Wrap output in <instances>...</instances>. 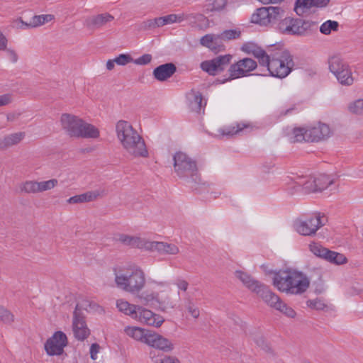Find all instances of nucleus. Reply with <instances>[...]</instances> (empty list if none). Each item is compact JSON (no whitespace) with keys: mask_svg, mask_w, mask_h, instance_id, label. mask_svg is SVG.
<instances>
[{"mask_svg":"<svg viewBox=\"0 0 363 363\" xmlns=\"http://www.w3.org/2000/svg\"><path fill=\"white\" fill-rule=\"evenodd\" d=\"M315 179L317 192L326 189L334 182L333 179L326 174H320L318 177H315Z\"/></svg>","mask_w":363,"mask_h":363,"instance_id":"nucleus-40","label":"nucleus"},{"mask_svg":"<svg viewBox=\"0 0 363 363\" xmlns=\"http://www.w3.org/2000/svg\"><path fill=\"white\" fill-rule=\"evenodd\" d=\"M72 330L74 337L80 341L84 340L90 335V330L86 325L84 315L78 309V305L73 314Z\"/></svg>","mask_w":363,"mask_h":363,"instance_id":"nucleus-14","label":"nucleus"},{"mask_svg":"<svg viewBox=\"0 0 363 363\" xmlns=\"http://www.w3.org/2000/svg\"><path fill=\"white\" fill-rule=\"evenodd\" d=\"M114 17L108 13L91 16L85 21V26L90 29H99L111 22Z\"/></svg>","mask_w":363,"mask_h":363,"instance_id":"nucleus-21","label":"nucleus"},{"mask_svg":"<svg viewBox=\"0 0 363 363\" xmlns=\"http://www.w3.org/2000/svg\"><path fill=\"white\" fill-rule=\"evenodd\" d=\"M116 307L120 312L131 317L133 319L136 318L138 305L131 304L125 299L121 298L116 301Z\"/></svg>","mask_w":363,"mask_h":363,"instance_id":"nucleus-30","label":"nucleus"},{"mask_svg":"<svg viewBox=\"0 0 363 363\" xmlns=\"http://www.w3.org/2000/svg\"><path fill=\"white\" fill-rule=\"evenodd\" d=\"M284 16V10L280 6H267L257 9L251 16L253 23L267 26L275 23Z\"/></svg>","mask_w":363,"mask_h":363,"instance_id":"nucleus-9","label":"nucleus"},{"mask_svg":"<svg viewBox=\"0 0 363 363\" xmlns=\"http://www.w3.org/2000/svg\"><path fill=\"white\" fill-rule=\"evenodd\" d=\"M331 130L328 125L318 123L313 126L294 128L288 133V139L291 143L318 142L328 138Z\"/></svg>","mask_w":363,"mask_h":363,"instance_id":"nucleus-7","label":"nucleus"},{"mask_svg":"<svg viewBox=\"0 0 363 363\" xmlns=\"http://www.w3.org/2000/svg\"><path fill=\"white\" fill-rule=\"evenodd\" d=\"M150 247V251H157L162 255H176L179 253V247L173 243L152 241Z\"/></svg>","mask_w":363,"mask_h":363,"instance_id":"nucleus-22","label":"nucleus"},{"mask_svg":"<svg viewBox=\"0 0 363 363\" xmlns=\"http://www.w3.org/2000/svg\"><path fill=\"white\" fill-rule=\"evenodd\" d=\"M338 26V22L328 20L320 26V31L324 35H329L332 31L337 30Z\"/></svg>","mask_w":363,"mask_h":363,"instance_id":"nucleus-47","label":"nucleus"},{"mask_svg":"<svg viewBox=\"0 0 363 363\" xmlns=\"http://www.w3.org/2000/svg\"><path fill=\"white\" fill-rule=\"evenodd\" d=\"M257 294L260 296L268 306L276 310L280 309V307H283V301L280 298L264 284L262 285Z\"/></svg>","mask_w":363,"mask_h":363,"instance_id":"nucleus-18","label":"nucleus"},{"mask_svg":"<svg viewBox=\"0 0 363 363\" xmlns=\"http://www.w3.org/2000/svg\"><path fill=\"white\" fill-rule=\"evenodd\" d=\"M137 295L141 303L144 305H153L159 301V294L153 291H145Z\"/></svg>","mask_w":363,"mask_h":363,"instance_id":"nucleus-35","label":"nucleus"},{"mask_svg":"<svg viewBox=\"0 0 363 363\" xmlns=\"http://www.w3.org/2000/svg\"><path fill=\"white\" fill-rule=\"evenodd\" d=\"M310 251L316 257H320L321 259H325V254L327 253L328 249L323 247L319 243L317 242H311L309 245Z\"/></svg>","mask_w":363,"mask_h":363,"instance_id":"nucleus-45","label":"nucleus"},{"mask_svg":"<svg viewBox=\"0 0 363 363\" xmlns=\"http://www.w3.org/2000/svg\"><path fill=\"white\" fill-rule=\"evenodd\" d=\"M241 32L238 29L225 30L219 34L221 42L238 39L240 37Z\"/></svg>","mask_w":363,"mask_h":363,"instance_id":"nucleus-48","label":"nucleus"},{"mask_svg":"<svg viewBox=\"0 0 363 363\" xmlns=\"http://www.w3.org/2000/svg\"><path fill=\"white\" fill-rule=\"evenodd\" d=\"M24 132L9 134L0 139V149L5 150L20 143L25 138Z\"/></svg>","mask_w":363,"mask_h":363,"instance_id":"nucleus-28","label":"nucleus"},{"mask_svg":"<svg viewBox=\"0 0 363 363\" xmlns=\"http://www.w3.org/2000/svg\"><path fill=\"white\" fill-rule=\"evenodd\" d=\"M307 306L312 309L323 310L325 307V303L319 299L308 300Z\"/></svg>","mask_w":363,"mask_h":363,"instance_id":"nucleus-55","label":"nucleus"},{"mask_svg":"<svg viewBox=\"0 0 363 363\" xmlns=\"http://www.w3.org/2000/svg\"><path fill=\"white\" fill-rule=\"evenodd\" d=\"M38 193L46 191H50L54 189L58 184V181L56 179H51L46 181H37Z\"/></svg>","mask_w":363,"mask_h":363,"instance_id":"nucleus-43","label":"nucleus"},{"mask_svg":"<svg viewBox=\"0 0 363 363\" xmlns=\"http://www.w3.org/2000/svg\"><path fill=\"white\" fill-rule=\"evenodd\" d=\"M189 107L192 111L200 113L204 111L206 101H203L200 92H192L189 95Z\"/></svg>","mask_w":363,"mask_h":363,"instance_id":"nucleus-29","label":"nucleus"},{"mask_svg":"<svg viewBox=\"0 0 363 363\" xmlns=\"http://www.w3.org/2000/svg\"><path fill=\"white\" fill-rule=\"evenodd\" d=\"M152 57L150 54H144L137 59H133V63L137 65H146L151 62Z\"/></svg>","mask_w":363,"mask_h":363,"instance_id":"nucleus-54","label":"nucleus"},{"mask_svg":"<svg viewBox=\"0 0 363 363\" xmlns=\"http://www.w3.org/2000/svg\"><path fill=\"white\" fill-rule=\"evenodd\" d=\"M235 277L242 284L252 292L257 293L264 284L255 279L251 275L245 272L237 270L235 272Z\"/></svg>","mask_w":363,"mask_h":363,"instance_id":"nucleus-20","label":"nucleus"},{"mask_svg":"<svg viewBox=\"0 0 363 363\" xmlns=\"http://www.w3.org/2000/svg\"><path fill=\"white\" fill-rule=\"evenodd\" d=\"M299 18L286 17L279 23V30L285 35H300Z\"/></svg>","mask_w":363,"mask_h":363,"instance_id":"nucleus-19","label":"nucleus"},{"mask_svg":"<svg viewBox=\"0 0 363 363\" xmlns=\"http://www.w3.org/2000/svg\"><path fill=\"white\" fill-rule=\"evenodd\" d=\"M292 193L303 191L305 193L317 192L315 179L311 176L297 177L288 184Z\"/></svg>","mask_w":363,"mask_h":363,"instance_id":"nucleus-16","label":"nucleus"},{"mask_svg":"<svg viewBox=\"0 0 363 363\" xmlns=\"http://www.w3.org/2000/svg\"><path fill=\"white\" fill-rule=\"evenodd\" d=\"M67 335L62 331L55 332L45 343V350L49 356H60L67 345Z\"/></svg>","mask_w":363,"mask_h":363,"instance_id":"nucleus-10","label":"nucleus"},{"mask_svg":"<svg viewBox=\"0 0 363 363\" xmlns=\"http://www.w3.org/2000/svg\"><path fill=\"white\" fill-rule=\"evenodd\" d=\"M54 18V16L50 14L47 15H39L34 16L30 19V23H24L21 19H20V22L22 24L21 28H34L41 25H43L46 22L51 21Z\"/></svg>","mask_w":363,"mask_h":363,"instance_id":"nucleus-31","label":"nucleus"},{"mask_svg":"<svg viewBox=\"0 0 363 363\" xmlns=\"http://www.w3.org/2000/svg\"><path fill=\"white\" fill-rule=\"evenodd\" d=\"M159 308L162 311H167L175 307L176 303L169 297V296H159V301H157Z\"/></svg>","mask_w":363,"mask_h":363,"instance_id":"nucleus-42","label":"nucleus"},{"mask_svg":"<svg viewBox=\"0 0 363 363\" xmlns=\"http://www.w3.org/2000/svg\"><path fill=\"white\" fill-rule=\"evenodd\" d=\"M257 67L256 61L245 57L238 60L237 62L231 65L228 69L230 74V79H235L246 77L249 73L255 70Z\"/></svg>","mask_w":363,"mask_h":363,"instance_id":"nucleus-11","label":"nucleus"},{"mask_svg":"<svg viewBox=\"0 0 363 363\" xmlns=\"http://www.w3.org/2000/svg\"><path fill=\"white\" fill-rule=\"evenodd\" d=\"M313 7V0H296L295 11L299 14L300 10L303 12V9H310Z\"/></svg>","mask_w":363,"mask_h":363,"instance_id":"nucleus-51","label":"nucleus"},{"mask_svg":"<svg viewBox=\"0 0 363 363\" xmlns=\"http://www.w3.org/2000/svg\"><path fill=\"white\" fill-rule=\"evenodd\" d=\"M277 311L281 312L289 318H294L296 316V312L295 311L288 306L285 303L283 302V307H280V309H277Z\"/></svg>","mask_w":363,"mask_h":363,"instance_id":"nucleus-56","label":"nucleus"},{"mask_svg":"<svg viewBox=\"0 0 363 363\" xmlns=\"http://www.w3.org/2000/svg\"><path fill=\"white\" fill-rule=\"evenodd\" d=\"M325 260L335 264H342L347 262L346 257L339 252L330 250L328 249L327 253L325 255Z\"/></svg>","mask_w":363,"mask_h":363,"instance_id":"nucleus-38","label":"nucleus"},{"mask_svg":"<svg viewBox=\"0 0 363 363\" xmlns=\"http://www.w3.org/2000/svg\"><path fill=\"white\" fill-rule=\"evenodd\" d=\"M14 315L11 311L0 306V322L6 325H11L14 322Z\"/></svg>","mask_w":363,"mask_h":363,"instance_id":"nucleus-46","label":"nucleus"},{"mask_svg":"<svg viewBox=\"0 0 363 363\" xmlns=\"http://www.w3.org/2000/svg\"><path fill=\"white\" fill-rule=\"evenodd\" d=\"M174 169L177 175L189 184H198L201 177L196 162L183 152H177L173 157Z\"/></svg>","mask_w":363,"mask_h":363,"instance_id":"nucleus-6","label":"nucleus"},{"mask_svg":"<svg viewBox=\"0 0 363 363\" xmlns=\"http://www.w3.org/2000/svg\"><path fill=\"white\" fill-rule=\"evenodd\" d=\"M150 331L137 326H127L124 328V332L128 337L144 344L147 343L146 340Z\"/></svg>","mask_w":363,"mask_h":363,"instance_id":"nucleus-27","label":"nucleus"},{"mask_svg":"<svg viewBox=\"0 0 363 363\" xmlns=\"http://www.w3.org/2000/svg\"><path fill=\"white\" fill-rule=\"evenodd\" d=\"M261 66L267 67L272 77L283 79L287 77L294 67L293 56L288 50L277 48L268 50L267 60Z\"/></svg>","mask_w":363,"mask_h":363,"instance_id":"nucleus-4","label":"nucleus"},{"mask_svg":"<svg viewBox=\"0 0 363 363\" xmlns=\"http://www.w3.org/2000/svg\"><path fill=\"white\" fill-rule=\"evenodd\" d=\"M254 341L256 345L263 350L268 352L270 350L269 345L268 344L265 337L262 335H257L254 337Z\"/></svg>","mask_w":363,"mask_h":363,"instance_id":"nucleus-50","label":"nucleus"},{"mask_svg":"<svg viewBox=\"0 0 363 363\" xmlns=\"http://www.w3.org/2000/svg\"><path fill=\"white\" fill-rule=\"evenodd\" d=\"M300 35H306L317 30L318 23L311 20L299 18Z\"/></svg>","mask_w":363,"mask_h":363,"instance_id":"nucleus-37","label":"nucleus"},{"mask_svg":"<svg viewBox=\"0 0 363 363\" xmlns=\"http://www.w3.org/2000/svg\"><path fill=\"white\" fill-rule=\"evenodd\" d=\"M200 43L214 52H219L223 49L219 34H206L200 39Z\"/></svg>","mask_w":363,"mask_h":363,"instance_id":"nucleus-24","label":"nucleus"},{"mask_svg":"<svg viewBox=\"0 0 363 363\" xmlns=\"http://www.w3.org/2000/svg\"><path fill=\"white\" fill-rule=\"evenodd\" d=\"M241 50L244 52L249 55H252L255 57H256L258 60L260 65L262 63H264V60H267V52L253 43L248 42L244 43L241 47Z\"/></svg>","mask_w":363,"mask_h":363,"instance_id":"nucleus-25","label":"nucleus"},{"mask_svg":"<svg viewBox=\"0 0 363 363\" xmlns=\"http://www.w3.org/2000/svg\"><path fill=\"white\" fill-rule=\"evenodd\" d=\"M133 319L141 323L156 328L161 326L164 321L162 316L140 306L137 309L136 318Z\"/></svg>","mask_w":363,"mask_h":363,"instance_id":"nucleus-17","label":"nucleus"},{"mask_svg":"<svg viewBox=\"0 0 363 363\" xmlns=\"http://www.w3.org/2000/svg\"><path fill=\"white\" fill-rule=\"evenodd\" d=\"M174 284L178 287L179 290L186 291L188 289L189 284L186 280L184 279H177L175 281Z\"/></svg>","mask_w":363,"mask_h":363,"instance_id":"nucleus-59","label":"nucleus"},{"mask_svg":"<svg viewBox=\"0 0 363 363\" xmlns=\"http://www.w3.org/2000/svg\"><path fill=\"white\" fill-rule=\"evenodd\" d=\"M155 23L156 28H159V27L165 26V23H164V18L162 16L155 18Z\"/></svg>","mask_w":363,"mask_h":363,"instance_id":"nucleus-64","label":"nucleus"},{"mask_svg":"<svg viewBox=\"0 0 363 363\" xmlns=\"http://www.w3.org/2000/svg\"><path fill=\"white\" fill-rule=\"evenodd\" d=\"M113 61L119 66H125L129 63H133V58L128 53H123L113 58Z\"/></svg>","mask_w":363,"mask_h":363,"instance_id":"nucleus-49","label":"nucleus"},{"mask_svg":"<svg viewBox=\"0 0 363 363\" xmlns=\"http://www.w3.org/2000/svg\"><path fill=\"white\" fill-rule=\"evenodd\" d=\"M101 193L99 190L86 191L82 194L71 196L66 202L69 204H78L93 201L102 196Z\"/></svg>","mask_w":363,"mask_h":363,"instance_id":"nucleus-26","label":"nucleus"},{"mask_svg":"<svg viewBox=\"0 0 363 363\" xmlns=\"http://www.w3.org/2000/svg\"><path fill=\"white\" fill-rule=\"evenodd\" d=\"M147 337V345L163 352H171L175 348L174 343L172 340L156 332L150 331Z\"/></svg>","mask_w":363,"mask_h":363,"instance_id":"nucleus-15","label":"nucleus"},{"mask_svg":"<svg viewBox=\"0 0 363 363\" xmlns=\"http://www.w3.org/2000/svg\"><path fill=\"white\" fill-rule=\"evenodd\" d=\"M100 346L97 343H93L90 347V357L93 360L97 359V354L100 351Z\"/></svg>","mask_w":363,"mask_h":363,"instance_id":"nucleus-57","label":"nucleus"},{"mask_svg":"<svg viewBox=\"0 0 363 363\" xmlns=\"http://www.w3.org/2000/svg\"><path fill=\"white\" fill-rule=\"evenodd\" d=\"M176 66L173 63H166L157 67L152 72L154 78L163 82L170 78L176 72Z\"/></svg>","mask_w":363,"mask_h":363,"instance_id":"nucleus-23","label":"nucleus"},{"mask_svg":"<svg viewBox=\"0 0 363 363\" xmlns=\"http://www.w3.org/2000/svg\"><path fill=\"white\" fill-rule=\"evenodd\" d=\"M20 193L28 194H38V184L36 180H26L19 184Z\"/></svg>","mask_w":363,"mask_h":363,"instance_id":"nucleus-36","label":"nucleus"},{"mask_svg":"<svg viewBox=\"0 0 363 363\" xmlns=\"http://www.w3.org/2000/svg\"><path fill=\"white\" fill-rule=\"evenodd\" d=\"M190 16L191 15H186L184 13H172L162 17L164 18L165 25H168L174 23H181L184 20H187Z\"/></svg>","mask_w":363,"mask_h":363,"instance_id":"nucleus-44","label":"nucleus"},{"mask_svg":"<svg viewBox=\"0 0 363 363\" xmlns=\"http://www.w3.org/2000/svg\"><path fill=\"white\" fill-rule=\"evenodd\" d=\"M347 111L351 114L362 116L363 99H358L349 103L347 105Z\"/></svg>","mask_w":363,"mask_h":363,"instance_id":"nucleus-41","label":"nucleus"},{"mask_svg":"<svg viewBox=\"0 0 363 363\" xmlns=\"http://www.w3.org/2000/svg\"><path fill=\"white\" fill-rule=\"evenodd\" d=\"M185 308L188 311L189 313L194 318H198L200 315L199 308L195 306L191 301H188Z\"/></svg>","mask_w":363,"mask_h":363,"instance_id":"nucleus-53","label":"nucleus"},{"mask_svg":"<svg viewBox=\"0 0 363 363\" xmlns=\"http://www.w3.org/2000/svg\"><path fill=\"white\" fill-rule=\"evenodd\" d=\"M231 59V55H220L211 60L201 62V68L210 75H216L225 69V67L230 62Z\"/></svg>","mask_w":363,"mask_h":363,"instance_id":"nucleus-13","label":"nucleus"},{"mask_svg":"<svg viewBox=\"0 0 363 363\" xmlns=\"http://www.w3.org/2000/svg\"><path fill=\"white\" fill-rule=\"evenodd\" d=\"M5 50H6V56L9 58V60L11 62L16 63L18 61V56L16 52L14 50L6 49V48Z\"/></svg>","mask_w":363,"mask_h":363,"instance_id":"nucleus-58","label":"nucleus"},{"mask_svg":"<svg viewBox=\"0 0 363 363\" xmlns=\"http://www.w3.org/2000/svg\"><path fill=\"white\" fill-rule=\"evenodd\" d=\"M327 222V218L320 213L296 219L294 223L296 232L303 236H313Z\"/></svg>","mask_w":363,"mask_h":363,"instance_id":"nucleus-8","label":"nucleus"},{"mask_svg":"<svg viewBox=\"0 0 363 363\" xmlns=\"http://www.w3.org/2000/svg\"><path fill=\"white\" fill-rule=\"evenodd\" d=\"M7 38L6 36L0 31V50H4L7 46Z\"/></svg>","mask_w":363,"mask_h":363,"instance_id":"nucleus-62","label":"nucleus"},{"mask_svg":"<svg viewBox=\"0 0 363 363\" xmlns=\"http://www.w3.org/2000/svg\"><path fill=\"white\" fill-rule=\"evenodd\" d=\"M273 285L281 292L291 295L303 294L310 286L306 274L295 270L279 271L274 273Z\"/></svg>","mask_w":363,"mask_h":363,"instance_id":"nucleus-3","label":"nucleus"},{"mask_svg":"<svg viewBox=\"0 0 363 363\" xmlns=\"http://www.w3.org/2000/svg\"><path fill=\"white\" fill-rule=\"evenodd\" d=\"M115 240L119 242L123 245L131 247L138 248L150 251L151 249L150 240L136 235H130L125 233H118L115 235Z\"/></svg>","mask_w":363,"mask_h":363,"instance_id":"nucleus-12","label":"nucleus"},{"mask_svg":"<svg viewBox=\"0 0 363 363\" xmlns=\"http://www.w3.org/2000/svg\"><path fill=\"white\" fill-rule=\"evenodd\" d=\"M113 272L116 286L123 291L138 294L145 286V274L139 267H116Z\"/></svg>","mask_w":363,"mask_h":363,"instance_id":"nucleus-2","label":"nucleus"},{"mask_svg":"<svg viewBox=\"0 0 363 363\" xmlns=\"http://www.w3.org/2000/svg\"><path fill=\"white\" fill-rule=\"evenodd\" d=\"M330 0H313V6L324 7L327 6Z\"/></svg>","mask_w":363,"mask_h":363,"instance_id":"nucleus-63","label":"nucleus"},{"mask_svg":"<svg viewBox=\"0 0 363 363\" xmlns=\"http://www.w3.org/2000/svg\"><path fill=\"white\" fill-rule=\"evenodd\" d=\"M249 125L244 123H237L227 125L223 128H220L218 132L223 136H233L235 134L240 133L244 129L248 128Z\"/></svg>","mask_w":363,"mask_h":363,"instance_id":"nucleus-32","label":"nucleus"},{"mask_svg":"<svg viewBox=\"0 0 363 363\" xmlns=\"http://www.w3.org/2000/svg\"><path fill=\"white\" fill-rule=\"evenodd\" d=\"M12 101V96L9 94L0 96V106H6Z\"/></svg>","mask_w":363,"mask_h":363,"instance_id":"nucleus-60","label":"nucleus"},{"mask_svg":"<svg viewBox=\"0 0 363 363\" xmlns=\"http://www.w3.org/2000/svg\"><path fill=\"white\" fill-rule=\"evenodd\" d=\"M142 27L143 29H153L156 28L155 18L148 19L142 23Z\"/></svg>","mask_w":363,"mask_h":363,"instance_id":"nucleus-61","label":"nucleus"},{"mask_svg":"<svg viewBox=\"0 0 363 363\" xmlns=\"http://www.w3.org/2000/svg\"><path fill=\"white\" fill-rule=\"evenodd\" d=\"M226 4V0H213L208 9L212 11H220L225 9Z\"/></svg>","mask_w":363,"mask_h":363,"instance_id":"nucleus-52","label":"nucleus"},{"mask_svg":"<svg viewBox=\"0 0 363 363\" xmlns=\"http://www.w3.org/2000/svg\"><path fill=\"white\" fill-rule=\"evenodd\" d=\"M117 139L125 152L134 157H147L148 151L142 136L127 121L116 123Z\"/></svg>","mask_w":363,"mask_h":363,"instance_id":"nucleus-1","label":"nucleus"},{"mask_svg":"<svg viewBox=\"0 0 363 363\" xmlns=\"http://www.w3.org/2000/svg\"><path fill=\"white\" fill-rule=\"evenodd\" d=\"M60 124L62 130L71 138L96 139L100 136L99 128L73 114H62Z\"/></svg>","mask_w":363,"mask_h":363,"instance_id":"nucleus-5","label":"nucleus"},{"mask_svg":"<svg viewBox=\"0 0 363 363\" xmlns=\"http://www.w3.org/2000/svg\"><path fill=\"white\" fill-rule=\"evenodd\" d=\"M335 76L342 85L350 86L354 82V78L352 77V71L347 64L346 65V67H344L342 70L340 72V76Z\"/></svg>","mask_w":363,"mask_h":363,"instance_id":"nucleus-34","label":"nucleus"},{"mask_svg":"<svg viewBox=\"0 0 363 363\" xmlns=\"http://www.w3.org/2000/svg\"><path fill=\"white\" fill-rule=\"evenodd\" d=\"M150 357L153 363H181L179 359L174 356L165 355L162 357V355H157L155 351L150 352Z\"/></svg>","mask_w":363,"mask_h":363,"instance_id":"nucleus-39","label":"nucleus"},{"mask_svg":"<svg viewBox=\"0 0 363 363\" xmlns=\"http://www.w3.org/2000/svg\"><path fill=\"white\" fill-rule=\"evenodd\" d=\"M329 69L334 75H339L344 67H346L347 63L339 56H333L329 59Z\"/></svg>","mask_w":363,"mask_h":363,"instance_id":"nucleus-33","label":"nucleus"}]
</instances>
